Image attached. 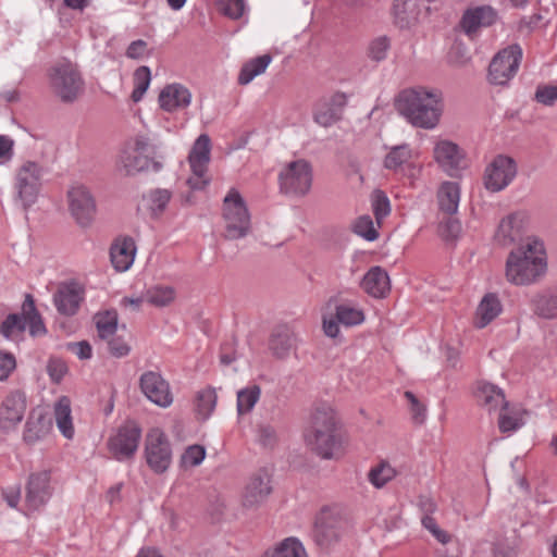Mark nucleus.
Listing matches in <instances>:
<instances>
[{
	"mask_svg": "<svg viewBox=\"0 0 557 557\" xmlns=\"http://www.w3.org/2000/svg\"><path fill=\"white\" fill-rule=\"evenodd\" d=\"M336 412L330 404H318L310 416L304 438L322 459H337L344 453V438L337 430Z\"/></svg>",
	"mask_w": 557,
	"mask_h": 557,
	"instance_id": "f257e3e1",
	"label": "nucleus"
},
{
	"mask_svg": "<svg viewBox=\"0 0 557 557\" xmlns=\"http://www.w3.org/2000/svg\"><path fill=\"white\" fill-rule=\"evenodd\" d=\"M399 113L414 127L434 129L443 114V94L438 89L413 87L403 90L397 98Z\"/></svg>",
	"mask_w": 557,
	"mask_h": 557,
	"instance_id": "f03ea898",
	"label": "nucleus"
},
{
	"mask_svg": "<svg viewBox=\"0 0 557 557\" xmlns=\"http://www.w3.org/2000/svg\"><path fill=\"white\" fill-rule=\"evenodd\" d=\"M547 269L544 245L539 239L528 238L517 249L511 250L506 261V276L516 285L534 283Z\"/></svg>",
	"mask_w": 557,
	"mask_h": 557,
	"instance_id": "7ed1b4c3",
	"label": "nucleus"
},
{
	"mask_svg": "<svg viewBox=\"0 0 557 557\" xmlns=\"http://www.w3.org/2000/svg\"><path fill=\"white\" fill-rule=\"evenodd\" d=\"M224 235L227 239H239L247 236L251 220L247 205L235 188H231L223 199Z\"/></svg>",
	"mask_w": 557,
	"mask_h": 557,
	"instance_id": "20e7f679",
	"label": "nucleus"
},
{
	"mask_svg": "<svg viewBox=\"0 0 557 557\" xmlns=\"http://www.w3.org/2000/svg\"><path fill=\"white\" fill-rule=\"evenodd\" d=\"M50 86L62 102H74L84 90V79L77 66L69 60L57 62L48 73Z\"/></svg>",
	"mask_w": 557,
	"mask_h": 557,
	"instance_id": "39448f33",
	"label": "nucleus"
},
{
	"mask_svg": "<svg viewBox=\"0 0 557 557\" xmlns=\"http://www.w3.org/2000/svg\"><path fill=\"white\" fill-rule=\"evenodd\" d=\"M498 409L497 426L500 433H510L524 425L523 416L529 411L511 405L505 392L495 384L490 383V409Z\"/></svg>",
	"mask_w": 557,
	"mask_h": 557,
	"instance_id": "423d86ee",
	"label": "nucleus"
},
{
	"mask_svg": "<svg viewBox=\"0 0 557 557\" xmlns=\"http://www.w3.org/2000/svg\"><path fill=\"white\" fill-rule=\"evenodd\" d=\"M144 453L148 467L157 474L164 473L172 463L171 443L159 428H153L147 433Z\"/></svg>",
	"mask_w": 557,
	"mask_h": 557,
	"instance_id": "0eeeda50",
	"label": "nucleus"
},
{
	"mask_svg": "<svg viewBox=\"0 0 557 557\" xmlns=\"http://www.w3.org/2000/svg\"><path fill=\"white\" fill-rule=\"evenodd\" d=\"M278 181L280 188L284 194L302 196L311 187V165L304 159L292 161L280 172Z\"/></svg>",
	"mask_w": 557,
	"mask_h": 557,
	"instance_id": "6e6552de",
	"label": "nucleus"
},
{
	"mask_svg": "<svg viewBox=\"0 0 557 557\" xmlns=\"http://www.w3.org/2000/svg\"><path fill=\"white\" fill-rule=\"evenodd\" d=\"M154 148L145 136H136L120 154V164L127 174L146 171L152 163Z\"/></svg>",
	"mask_w": 557,
	"mask_h": 557,
	"instance_id": "1a4fd4ad",
	"label": "nucleus"
},
{
	"mask_svg": "<svg viewBox=\"0 0 557 557\" xmlns=\"http://www.w3.org/2000/svg\"><path fill=\"white\" fill-rule=\"evenodd\" d=\"M44 169L36 162H25L16 173L15 188L24 209L33 206L38 197Z\"/></svg>",
	"mask_w": 557,
	"mask_h": 557,
	"instance_id": "9d476101",
	"label": "nucleus"
},
{
	"mask_svg": "<svg viewBox=\"0 0 557 557\" xmlns=\"http://www.w3.org/2000/svg\"><path fill=\"white\" fill-rule=\"evenodd\" d=\"M141 429L133 421L122 424L108 441V448L117 461L132 458L138 449Z\"/></svg>",
	"mask_w": 557,
	"mask_h": 557,
	"instance_id": "9b49d317",
	"label": "nucleus"
},
{
	"mask_svg": "<svg viewBox=\"0 0 557 557\" xmlns=\"http://www.w3.org/2000/svg\"><path fill=\"white\" fill-rule=\"evenodd\" d=\"M522 58L519 45H510L490 61V84L505 85L517 72Z\"/></svg>",
	"mask_w": 557,
	"mask_h": 557,
	"instance_id": "f8f14e48",
	"label": "nucleus"
},
{
	"mask_svg": "<svg viewBox=\"0 0 557 557\" xmlns=\"http://www.w3.org/2000/svg\"><path fill=\"white\" fill-rule=\"evenodd\" d=\"M139 388L150 403L160 408H169L174 401L170 383L159 371L148 370L141 373Z\"/></svg>",
	"mask_w": 557,
	"mask_h": 557,
	"instance_id": "ddd939ff",
	"label": "nucleus"
},
{
	"mask_svg": "<svg viewBox=\"0 0 557 557\" xmlns=\"http://www.w3.org/2000/svg\"><path fill=\"white\" fill-rule=\"evenodd\" d=\"M69 208L76 223L88 227L95 218L97 207L89 189L84 185L72 186L67 191Z\"/></svg>",
	"mask_w": 557,
	"mask_h": 557,
	"instance_id": "4468645a",
	"label": "nucleus"
},
{
	"mask_svg": "<svg viewBox=\"0 0 557 557\" xmlns=\"http://www.w3.org/2000/svg\"><path fill=\"white\" fill-rule=\"evenodd\" d=\"M346 104L347 96L344 92L336 91L322 96L313 106V121L322 127H330L341 120Z\"/></svg>",
	"mask_w": 557,
	"mask_h": 557,
	"instance_id": "2eb2a0df",
	"label": "nucleus"
},
{
	"mask_svg": "<svg viewBox=\"0 0 557 557\" xmlns=\"http://www.w3.org/2000/svg\"><path fill=\"white\" fill-rule=\"evenodd\" d=\"M342 530V518L333 510L324 508L315 517L312 537L319 546L327 547L339 539Z\"/></svg>",
	"mask_w": 557,
	"mask_h": 557,
	"instance_id": "dca6fc26",
	"label": "nucleus"
},
{
	"mask_svg": "<svg viewBox=\"0 0 557 557\" xmlns=\"http://www.w3.org/2000/svg\"><path fill=\"white\" fill-rule=\"evenodd\" d=\"M51 472L41 470L30 474L26 488V504L37 510L45 506L52 496Z\"/></svg>",
	"mask_w": 557,
	"mask_h": 557,
	"instance_id": "f3484780",
	"label": "nucleus"
},
{
	"mask_svg": "<svg viewBox=\"0 0 557 557\" xmlns=\"http://www.w3.org/2000/svg\"><path fill=\"white\" fill-rule=\"evenodd\" d=\"M84 297V288L78 283H63L53 295V304L60 314L72 317L77 313Z\"/></svg>",
	"mask_w": 557,
	"mask_h": 557,
	"instance_id": "a211bd4d",
	"label": "nucleus"
},
{
	"mask_svg": "<svg viewBox=\"0 0 557 557\" xmlns=\"http://www.w3.org/2000/svg\"><path fill=\"white\" fill-rule=\"evenodd\" d=\"M433 158L447 175L455 176L461 169L463 152L457 144L441 139L434 145Z\"/></svg>",
	"mask_w": 557,
	"mask_h": 557,
	"instance_id": "6ab92c4d",
	"label": "nucleus"
},
{
	"mask_svg": "<svg viewBox=\"0 0 557 557\" xmlns=\"http://www.w3.org/2000/svg\"><path fill=\"white\" fill-rule=\"evenodd\" d=\"M25 411V394L20 391L11 392L0 406V429L4 431L14 429L23 420Z\"/></svg>",
	"mask_w": 557,
	"mask_h": 557,
	"instance_id": "aec40b11",
	"label": "nucleus"
},
{
	"mask_svg": "<svg viewBox=\"0 0 557 557\" xmlns=\"http://www.w3.org/2000/svg\"><path fill=\"white\" fill-rule=\"evenodd\" d=\"M137 246L132 236L119 235L110 246V260L117 272H126L135 261Z\"/></svg>",
	"mask_w": 557,
	"mask_h": 557,
	"instance_id": "412c9836",
	"label": "nucleus"
},
{
	"mask_svg": "<svg viewBox=\"0 0 557 557\" xmlns=\"http://www.w3.org/2000/svg\"><path fill=\"white\" fill-rule=\"evenodd\" d=\"M272 492L270 473L262 469L253 474L246 485L243 504L246 508L263 504Z\"/></svg>",
	"mask_w": 557,
	"mask_h": 557,
	"instance_id": "4be33fe9",
	"label": "nucleus"
},
{
	"mask_svg": "<svg viewBox=\"0 0 557 557\" xmlns=\"http://www.w3.org/2000/svg\"><path fill=\"white\" fill-rule=\"evenodd\" d=\"M517 175V163L513 158L498 154L490 163V189H504Z\"/></svg>",
	"mask_w": 557,
	"mask_h": 557,
	"instance_id": "5701e85b",
	"label": "nucleus"
},
{
	"mask_svg": "<svg viewBox=\"0 0 557 557\" xmlns=\"http://www.w3.org/2000/svg\"><path fill=\"white\" fill-rule=\"evenodd\" d=\"M52 430V421L42 408H34L26 420L23 440L28 445L42 441Z\"/></svg>",
	"mask_w": 557,
	"mask_h": 557,
	"instance_id": "b1692460",
	"label": "nucleus"
},
{
	"mask_svg": "<svg viewBox=\"0 0 557 557\" xmlns=\"http://www.w3.org/2000/svg\"><path fill=\"white\" fill-rule=\"evenodd\" d=\"M191 94L182 84L166 85L159 95L160 107L168 112L185 109L190 104Z\"/></svg>",
	"mask_w": 557,
	"mask_h": 557,
	"instance_id": "393cba45",
	"label": "nucleus"
},
{
	"mask_svg": "<svg viewBox=\"0 0 557 557\" xmlns=\"http://www.w3.org/2000/svg\"><path fill=\"white\" fill-rule=\"evenodd\" d=\"M413 157L414 151L409 144L396 145L388 149L383 164L385 169L393 172L404 171L405 169L420 172L421 166H416L411 162Z\"/></svg>",
	"mask_w": 557,
	"mask_h": 557,
	"instance_id": "a878e982",
	"label": "nucleus"
},
{
	"mask_svg": "<svg viewBox=\"0 0 557 557\" xmlns=\"http://www.w3.org/2000/svg\"><path fill=\"white\" fill-rule=\"evenodd\" d=\"M361 288L374 298H383L391 289V281L387 272L381 267H372L363 275Z\"/></svg>",
	"mask_w": 557,
	"mask_h": 557,
	"instance_id": "bb28decb",
	"label": "nucleus"
},
{
	"mask_svg": "<svg viewBox=\"0 0 557 557\" xmlns=\"http://www.w3.org/2000/svg\"><path fill=\"white\" fill-rule=\"evenodd\" d=\"M522 233V219L518 213H511L500 221L494 235V240L500 246L506 247L520 239Z\"/></svg>",
	"mask_w": 557,
	"mask_h": 557,
	"instance_id": "cd10ccee",
	"label": "nucleus"
},
{
	"mask_svg": "<svg viewBox=\"0 0 557 557\" xmlns=\"http://www.w3.org/2000/svg\"><path fill=\"white\" fill-rule=\"evenodd\" d=\"M461 189L457 182H443L436 194L438 209L447 215H454L458 212Z\"/></svg>",
	"mask_w": 557,
	"mask_h": 557,
	"instance_id": "c85d7f7f",
	"label": "nucleus"
},
{
	"mask_svg": "<svg viewBox=\"0 0 557 557\" xmlns=\"http://www.w3.org/2000/svg\"><path fill=\"white\" fill-rule=\"evenodd\" d=\"M211 152V140L207 134H201L194 143L189 154L188 162L190 170L208 171Z\"/></svg>",
	"mask_w": 557,
	"mask_h": 557,
	"instance_id": "c756f323",
	"label": "nucleus"
},
{
	"mask_svg": "<svg viewBox=\"0 0 557 557\" xmlns=\"http://www.w3.org/2000/svg\"><path fill=\"white\" fill-rule=\"evenodd\" d=\"M487 15V7L480 5L467 9L459 22V28L465 35H467L470 39H473L478 36L481 27L483 26V21Z\"/></svg>",
	"mask_w": 557,
	"mask_h": 557,
	"instance_id": "7c9ffc66",
	"label": "nucleus"
},
{
	"mask_svg": "<svg viewBox=\"0 0 557 557\" xmlns=\"http://www.w3.org/2000/svg\"><path fill=\"white\" fill-rule=\"evenodd\" d=\"M296 335L285 327L273 333L270 338L269 348L276 358L285 359L296 348Z\"/></svg>",
	"mask_w": 557,
	"mask_h": 557,
	"instance_id": "2f4dec72",
	"label": "nucleus"
},
{
	"mask_svg": "<svg viewBox=\"0 0 557 557\" xmlns=\"http://www.w3.org/2000/svg\"><path fill=\"white\" fill-rule=\"evenodd\" d=\"M395 23L400 28L410 27L419 17V0H394Z\"/></svg>",
	"mask_w": 557,
	"mask_h": 557,
	"instance_id": "473e14b6",
	"label": "nucleus"
},
{
	"mask_svg": "<svg viewBox=\"0 0 557 557\" xmlns=\"http://www.w3.org/2000/svg\"><path fill=\"white\" fill-rule=\"evenodd\" d=\"M176 298V289L171 285L153 284L144 292L145 302L163 308L171 305Z\"/></svg>",
	"mask_w": 557,
	"mask_h": 557,
	"instance_id": "72a5a7b5",
	"label": "nucleus"
},
{
	"mask_svg": "<svg viewBox=\"0 0 557 557\" xmlns=\"http://www.w3.org/2000/svg\"><path fill=\"white\" fill-rule=\"evenodd\" d=\"M55 423L61 434L72 440L74 436V426L72 422L71 401L66 396H62L54 405Z\"/></svg>",
	"mask_w": 557,
	"mask_h": 557,
	"instance_id": "f704fd0d",
	"label": "nucleus"
},
{
	"mask_svg": "<svg viewBox=\"0 0 557 557\" xmlns=\"http://www.w3.org/2000/svg\"><path fill=\"white\" fill-rule=\"evenodd\" d=\"M22 309L29 334L33 337L45 335L47 333V329L36 309L35 301L29 294L26 295Z\"/></svg>",
	"mask_w": 557,
	"mask_h": 557,
	"instance_id": "c9c22d12",
	"label": "nucleus"
},
{
	"mask_svg": "<svg viewBox=\"0 0 557 557\" xmlns=\"http://www.w3.org/2000/svg\"><path fill=\"white\" fill-rule=\"evenodd\" d=\"M218 401L216 389L212 386H207L200 389L196 395V413L197 417L206 421L213 413Z\"/></svg>",
	"mask_w": 557,
	"mask_h": 557,
	"instance_id": "e433bc0d",
	"label": "nucleus"
},
{
	"mask_svg": "<svg viewBox=\"0 0 557 557\" xmlns=\"http://www.w3.org/2000/svg\"><path fill=\"white\" fill-rule=\"evenodd\" d=\"M271 61L272 58L269 54H263L246 62L239 72L238 83L240 85L249 84L267 70Z\"/></svg>",
	"mask_w": 557,
	"mask_h": 557,
	"instance_id": "4c0bfd02",
	"label": "nucleus"
},
{
	"mask_svg": "<svg viewBox=\"0 0 557 557\" xmlns=\"http://www.w3.org/2000/svg\"><path fill=\"white\" fill-rule=\"evenodd\" d=\"M99 338L109 339L115 335L117 330V313L115 310L98 312L94 317Z\"/></svg>",
	"mask_w": 557,
	"mask_h": 557,
	"instance_id": "58836bf2",
	"label": "nucleus"
},
{
	"mask_svg": "<svg viewBox=\"0 0 557 557\" xmlns=\"http://www.w3.org/2000/svg\"><path fill=\"white\" fill-rule=\"evenodd\" d=\"M263 557H308L302 543L296 537H287L275 548L267 550Z\"/></svg>",
	"mask_w": 557,
	"mask_h": 557,
	"instance_id": "ea45409f",
	"label": "nucleus"
},
{
	"mask_svg": "<svg viewBox=\"0 0 557 557\" xmlns=\"http://www.w3.org/2000/svg\"><path fill=\"white\" fill-rule=\"evenodd\" d=\"M261 388L256 385L246 386L237 392L236 408L239 416L251 412L259 401Z\"/></svg>",
	"mask_w": 557,
	"mask_h": 557,
	"instance_id": "a19ab883",
	"label": "nucleus"
},
{
	"mask_svg": "<svg viewBox=\"0 0 557 557\" xmlns=\"http://www.w3.org/2000/svg\"><path fill=\"white\" fill-rule=\"evenodd\" d=\"M144 198L151 214L159 216L165 211L172 198V193L166 188H156L149 190Z\"/></svg>",
	"mask_w": 557,
	"mask_h": 557,
	"instance_id": "79ce46f5",
	"label": "nucleus"
},
{
	"mask_svg": "<svg viewBox=\"0 0 557 557\" xmlns=\"http://www.w3.org/2000/svg\"><path fill=\"white\" fill-rule=\"evenodd\" d=\"M26 330L24 312L22 314L11 313L1 323L0 332L7 339L15 341Z\"/></svg>",
	"mask_w": 557,
	"mask_h": 557,
	"instance_id": "37998d69",
	"label": "nucleus"
},
{
	"mask_svg": "<svg viewBox=\"0 0 557 557\" xmlns=\"http://www.w3.org/2000/svg\"><path fill=\"white\" fill-rule=\"evenodd\" d=\"M520 536L516 531L509 537H496L493 543V557H517Z\"/></svg>",
	"mask_w": 557,
	"mask_h": 557,
	"instance_id": "c03bdc74",
	"label": "nucleus"
},
{
	"mask_svg": "<svg viewBox=\"0 0 557 557\" xmlns=\"http://www.w3.org/2000/svg\"><path fill=\"white\" fill-rule=\"evenodd\" d=\"M396 475V470L386 461L372 467L368 473V481L375 487L382 488Z\"/></svg>",
	"mask_w": 557,
	"mask_h": 557,
	"instance_id": "a18cd8bd",
	"label": "nucleus"
},
{
	"mask_svg": "<svg viewBox=\"0 0 557 557\" xmlns=\"http://www.w3.org/2000/svg\"><path fill=\"white\" fill-rule=\"evenodd\" d=\"M335 314L338 322L345 326L359 325L364 321L363 311L350 304H341L335 308Z\"/></svg>",
	"mask_w": 557,
	"mask_h": 557,
	"instance_id": "49530a36",
	"label": "nucleus"
},
{
	"mask_svg": "<svg viewBox=\"0 0 557 557\" xmlns=\"http://www.w3.org/2000/svg\"><path fill=\"white\" fill-rule=\"evenodd\" d=\"M371 208L375 218L377 226H381L384 219H386L392 211L391 201L387 195L380 189H376L371 195Z\"/></svg>",
	"mask_w": 557,
	"mask_h": 557,
	"instance_id": "de8ad7c7",
	"label": "nucleus"
},
{
	"mask_svg": "<svg viewBox=\"0 0 557 557\" xmlns=\"http://www.w3.org/2000/svg\"><path fill=\"white\" fill-rule=\"evenodd\" d=\"M134 89L132 91V99L134 102H139L151 83V71L148 66H139L134 72Z\"/></svg>",
	"mask_w": 557,
	"mask_h": 557,
	"instance_id": "09e8293b",
	"label": "nucleus"
},
{
	"mask_svg": "<svg viewBox=\"0 0 557 557\" xmlns=\"http://www.w3.org/2000/svg\"><path fill=\"white\" fill-rule=\"evenodd\" d=\"M381 226H377L376 222L369 214L361 215L356 219L352 231L356 235L362 237L368 242H374L379 237L377 230Z\"/></svg>",
	"mask_w": 557,
	"mask_h": 557,
	"instance_id": "8fccbe9b",
	"label": "nucleus"
},
{
	"mask_svg": "<svg viewBox=\"0 0 557 557\" xmlns=\"http://www.w3.org/2000/svg\"><path fill=\"white\" fill-rule=\"evenodd\" d=\"M535 313L544 319L557 318V294H544L534 299Z\"/></svg>",
	"mask_w": 557,
	"mask_h": 557,
	"instance_id": "3c124183",
	"label": "nucleus"
},
{
	"mask_svg": "<svg viewBox=\"0 0 557 557\" xmlns=\"http://www.w3.org/2000/svg\"><path fill=\"white\" fill-rule=\"evenodd\" d=\"M461 232L460 221L453 215H447L440 220L437 225L438 236L446 243L455 242Z\"/></svg>",
	"mask_w": 557,
	"mask_h": 557,
	"instance_id": "603ef678",
	"label": "nucleus"
},
{
	"mask_svg": "<svg viewBox=\"0 0 557 557\" xmlns=\"http://www.w3.org/2000/svg\"><path fill=\"white\" fill-rule=\"evenodd\" d=\"M404 397L408 401L411 419L414 424L422 425L428 419V407L412 392L406 391Z\"/></svg>",
	"mask_w": 557,
	"mask_h": 557,
	"instance_id": "864d4df0",
	"label": "nucleus"
},
{
	"mask_svg": "<svg viewBox=\"0 0 557 557\" xmlns=\"http://www.w3.org/2000/svg\"><path fill=\"white\" fill-rule=\"evenodd\" d=\"M218 10L232 20L244 16L247 5L246 0H216Z\"/></svg>",
	"mask_w": 557,
	"mask_h": 557,
	"instance_id": "5fc2aeb1",
	"label": "nucleus"
},
{
	"mask_svg": "<svg viewBox=\"0 0 557 557\" xmlns=\"http://www.w3.org/2000/svg\"><path fill=\"white\" fill-rule=\"evenodd\" d=\"M206 457V449L200 445H191L185 449L181 457V465L184 468L199 466Z\"/></svg>",
	"mask_w": 557,
	"mask_h": 557,
	"instance_id": "6e6d98bb",
	"label": "nucleus"
},
{
	"mask_svg": "<svg viewBox=\"0 0 557 557\" xmlns=\"http://www.w3.org/2000/svg\"><path fill=\"white\" fill-rule=\"evenodd\" d=\"M389 49V40L386 37L374 39L369 47V55L372 60L382 61L386 58Z\"/></svg>",
	"mask_w": 557,
	"mask_h": 557,
	"instance_id": "4d7b16f0",
	"label": "nucleus"
},
{
	"mask_svg": "<svg viewBox=\"0 0 557 557\" xmlns=\"http://www.w3.org/2000/svg\"><path fill=\"white\" fill-rule=\"evenodd\" d=\"M16 368V360L13 354L0 350V381H5Z\"/></svg>",
	"mask_w": 557,
	"mask_h": 557,
	"instance_id": "13d9d810",
	"label": "nucleus"
},
{
	"mask_svg": "<svg viewBox=\"0 0 557 557\" xmlns=\"http://www.w3.org/2000/svg\"><path fill=\"white\" fill-rule=\"evenodd\" d=\"M535 100L544 106H552L557 100V85L537 87Z\"/></svg>",
	"mask_w": 557,
	"mask_h": 557,
	"instance_id": "bf43d9fd",
	"label": "nucleus"
},
{
	"mask_svg": "<svg viewBox=\"0 0 557 557\" xmlns=\"http://www.w3.org/2000/svg\"><path fill=\"white\" fill-rule=\"evenodd\" d=\"M108 342V348L112 356L116 358L125 357L129 354L131 347L121 337L112 336Z\"/></svg>",
	"mask_w": 557,
	"mask_h": 557,
	"instance_id": "052dcab7",
	"label": "nucleus"
},
{
	"mask_svg": "<svg viewBox=\"0 0 557 557\" xmlns=\"http://www.w3.org/2000/svg\"><path fill=\"white\" fill-rule=\"evenodd\" d=\"M191 175L187 180V185L193 190H202L205 189L209 183L210 177L208 176V171H196L190 170Z\"/></svg>",
	"mask_w": 557,
	"mask_h": 557,
	"instance_id": "680f3d73",
	"label": "nucleus"
},
{
	"mask_svg": "<svg viewBox=\"0 0 557 557\" xmlns=\"http://www.w3.org/2000/svg\"><path fill=\"white\" fill-rule=\"evenodd\" d=\"M257 440L264 447H271L276 441L275 430L268 424L260 425L257 431Z\"/></svg>",
	"mask_w": 557,
	"mask_h": 557,
	"instance_id": "e2e57ef3",
	"label": "nucleus"
},
{
	"mask_svg": "<svg viewBox=\"0 0 557 557\" xmlns=\"http://www.w3.org/2000/svg\"><path fill=\"white\" fill-rule=\"evenodd\" d=\"M474 325L478 329H484L487 326V293L481 298L474 318Z\"/></svg>",
	"mask_w": 557,
	"mask_h": 557,
	"instance_id": "0e129e2a",
	"label": "nucleus"
},
{
	"mask_svg": "<svg viewBox=\"0 0 557 557\" xmlns=\"http://www.w3.org/2000/svg\"><path fill=\"white\" fill-rule=\"evenodd\" d=\"M147 49V42L143 39L132 41L126 49V57L129 59H140Z\"/></svg>",
	"mask_w": 557,
	"mask_h": 557,
	"instance_id": "69168bd1",
	"label": "nucleus"
},
{
	"mask_svg": "<svg viewBox=\"0 0 557 557\" xmlns=\"http://www.w3.org/2000/svg\"><path fill=\"white\" fill-rule=\"evenodd\" d=\"M70 348L82 360L90 359L92 356V348L86 341L73 343Z\"/></svg>",
	"mask_w": 557,
	"mask_h": 557,
	"instance_id": "338daca9",
	"label": "nucleus"
},
{
	"mask_svg": "<svg viewBox=\"0 0 557 557\" xmlns=\"http://www.w3.org/2000/svg\"><path fill=\"white\" fill-rule=\"evenodd\" d=\"M472 395L475 398L476 403L481 406L487 404V382L485 380H479L475 382Z\"/></svg>",
	"mask_w": 557,
	"mask_h": 557,
	"instance_id": "774afa93",
	"label": "nucleus"
}]
</instances>
